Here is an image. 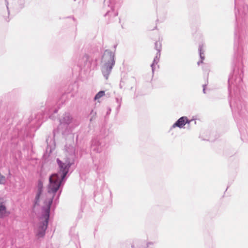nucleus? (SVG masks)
<instances>
[{
  "label": "nucleus",
  "mask_w": 248,
  "mask_h": 248,
  "mask_svg": "<svg viewBox=\"0 0 248 248\" xmlns=\"http://www.w3.org/2000/svg\"><path fill=\"white\" fill-rule=\"evenodd\" d=\"M58 165V172L52 174L49 177V184L48 186V198H45L42 193V187L39 186L38 192L35 199L34 207L40 205L42 202L44 204L42 207L43 213L41 217L42 221L38 224L35 229V233L38 237H42L45 234L49 218L50 206L52 202L54 194L59 189L60 186L65 181L69 168L74 163L73 160L70 157L60 159H57Z\"/></svg>",
  "instance_id": "f257e3e1"
},
{
  "label": "nucleus",
  "mask_w": 248,
  "mask_h": 248,
  "mask_svg": "<svg viewBox=\"0 0 248 248\" xmlns=\"http://www.w3.org/2000/svg\"><path fill=\"white\" fill-rule=\"evenodd\" d=\"M115 62L114 54L110 50H105L101 61V71L106 79H108Z\"/></svg>",
  "instance_id": "f03ea898"
},
{
  "label": "nucleus",
  "mask_w": 248,
  "mask_h": 248,
  "mask_svg": "<svg viewBox=\"0 0 248 248\" xmlns=\"http://www.w3.org/2000/svg\"><path fill=\"white\" fill-rule=\"evenodd\" d=\"M106 144L104 139H94L92 141V147L93 151L100 153L104 149Z\"/></svg>",
  "instance_id": "7ed1b4c3"
},
{
  "label": "nucleus",
  "mask_w": 248,
  "mask_h": 248,
  "mask_svg": "<svg viewBox=\"0 0 248 248\" xmlns=\"http://www.w3.org/2000/svg\"><path fill=\"white\" fill-rule=\"evenodd\" d=\"M10 212L8 211L3 199L0 198V218L8 216Z\"/></svg>",
  "instance_id": "20e7f679"
},
{
  "label": "nucleus",
  "mask_w": 248,
  "mask_h": 248,
  "mask_svg": "<svg viewBox=\"0 0 248 248\" xmlns=\"http://www.w3.org/2000/svg\"><path fill=\"white\" fill-rule=\"evenodd\" d=\"M189 121L186 117L184 116L179 118L172 126L173 128L179 127L180 128L183 127L186 123L189 124Z\"/></svg>",
  "instance_id": "39448f33"
},
{
  "label": "nucleus",
  "mask_w": 248,
  "mask_h": 248,
  "mask_svg": "<svg viewBox=\"0 0 248 248\" xmlns=\"http://www.w3.org/2000/svg\"><path fill=\"white\" fill-rule=\"evenodd\" d=\"M72 121V118L68 113L65 114L60 120V127L65 126L69 124Z\"/></svg>",
  "instance_id": "423d86ee"
},
{
  "label": "nucleus",
  "mask_w": 248,
  "mask_h": 248,
  "mask_svg": "<svg viewBox=\"0 0 248 248\" xmlns=\"http://www.w3.org/2000/svg\"><path fill=\"white\" fill-rule=\"evenodd\" d=\"M248 13V5L243 4L238 10V14L241 16H245Z\"/></svg>",
  "instance_id": "0eeeda50"
},
{
  "label": "nucleus",
  "mask_w": 248,
  "mask_h": 248,
  "mask_svg": "<svg viewBox=\"0 0 248 248\" xmlns=\"http://www.w3.org/2000/svg\"><path fill=\"white\" fill-rule=\"evenodd\" d=\"M160 57V53H157L156 56L155 57V58L154 59L153 62L151 64V67H152L153 72H154V70H155V65L157 64V63L159 61Z\"/></svg>",
  "instance_id": "6e6552de"
},
{
  "label": "nucleus",
  "mask_w": 248,
  "mask_h": 248,
  "mask_svg": "<svg viewBox=\"0 0 248 248\" xmlns=\"http://www.w3.org/2000/svg\"><path fill=\"white\" fill-rule=\"evenodd\" d=\"M203 45H200L199 47V51L200 52V56L201 59V61L198 62V65H200V63L202 62V61L204 59L203 51L202 50Z\"/></svg>",
  "instance_id": "1a4fd4ad"
},
{
  "label": "nucleus",
  "mask_w": 248,
  "mask_h": 248,
  "mask_svg": "<svg viewBox=\"0 0 248 248\" xmlns=\"http://www.w3.org/2000/svg\"><path fill=\"white\" fill-rule=\"evenodd\" d=\"M105 95L104 91H100L95 96L94 99L97 100Z\"/></svg>",
  "instance_id": "9d476101"
},
{
  "label": "nucleus",
  "mask_w": 248,
  "mask_h": 248,
  "mask_svg": "<svg viewBox=\"0 0 248 248\" xmlns=\"http://www.w3.org/2000/svg\"><path fill=\"white\" fill-rule=\"evenodd\" d=\"M155 48L157 50V53H160L161 49V43L159 42L155 43Z\"/></svg>",
  "instance_id": "9b49d317"
},
{
  "label": "nucleus",
  "mask_w": 248,
  "mask_h": 248,
  "mask_svg": "<svg viewBox=\"0 0 248 248\" xmlns=\"http://www.w3.org/2000/svg\"><path fill=\"white\" fill-rule=\"evenodd\" d=\"M6 182V177L0 173V184H4Z\"/></svg>",
  "instance_id": "f8f14e48"
},
{
  "label": "nucleus",
  "mask_w": 248,
  "mask_h": 248,
  "mask_svg": "<svg viewBox=\"0 0 248 248\" xmlns=\"http://www.w3.org/2000/svg\"><path fill=\"white\" fill-rule=\"evenodd\" d=\"M66 150L67 151V152L73 153L75 152V149L73 148V147H71V148H69L68 149H67V147H66Z\"/></svg>",
  "instance_id": "ddd939ff"
},
{
  "label": "nucleus",
  "mask_w": 248,
  "mask_h": 248,
  "mask_svg": "<svg viewBox=\"0 0 248 248\" xmlns=\"http://www.w3.org/2000/svg\"><path fill=\"white\" fill-rule=\"evenodd\" d=\"M231 79L229 78L228 80V84H229V88H231Z\"/></svg>",
  "instance_id": "4468645a"
},
{
  "label": "nucleus",
  "mask_w": 248,
  "mask_h": 248,
  "mask_svg": "<svg viewBox=\"0 0 248 248\" xmlns=\"http://www.w3.org/2000/svg\"><path fill=\"white\" fill-rule=\"evenodd\" d=\"M109 1V0H104V2H105V4H108Z\"/></svg>",
  "instance_id": "2eb2a0df"
},
{
  "label": "nucleus",
  "mask_w": 248,
  "mask_h": 248,
  "mask_svg": "<svg viewBox=\"0 0 248 248\" xmlns=\"http://www.w3.org/2000/svg\"><path fill=\"white\" fill-rule=\"evenodd\" d=\"M203 93H205V86H204V85H203Z\"/></svg>",
  "instance_id": "dca6fc26"
},
{
  "label": "nucleus",
  "mask_w": 248,
  "mask_h": 248,
  "mask_svg": "<svg viewBox=\"0 0 248 248\" xmlns=\"http://www.w3.org/2000/svg\"><path fill=\"white\" fill-rule=\"evenodd\" d=\"M111 13V12H110V11H108V12L107 13V14H106V15H109V14H110V13Z\"/></svg>",
  "instance_id": "f3484780"
},
{
  "label": "nucleus",
  "mask_w": 248,
  "mask_h": 248,
  "mask_svg": "<svg viewBox=\"0 0 248 248\" xmlns=\"http://www.w3.org/2000/svg\"><path fill=\"white\" fill-rule=\"evenodd\" d=\"M241 80H242V79H241V78H240V79H239L238 82H240V81H241Z\"/></svg>",
  "instance_id": "a211bd4d"
},
{
  "label": "nucleus",
  "mask_w": 248,
  "mask_h": 248,
  "mask_svg": "<svg viewBox=\"0 0 248 248\" xmlns=\"http://www.w3.org/2000/svg\"><path fill=\"white\" fill-rule=\"evenodd\" d=\"M150 244H152V245L153 244H152V243H148V247H149V245H150Z\"/></svg>",
  "instance_id": "6ab92c4d"
},
{
  "label": "nucleus",
  "mask_w": 248,
  "mask_h": 248,
  "mask_svg": "<svg viewBox=\"0 0 248 248\" xmlns=\"http://www.w3.org/2000/svg\"><path fill=\"white\" fill-rule=\"evenodd\" d=\"M117 15V13H115V14H114V16H116Z\"/></svg>",
  "instance_id": "aec40b11"
}]
</instances>
